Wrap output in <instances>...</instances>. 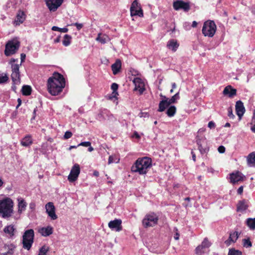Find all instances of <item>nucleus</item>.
Returning <instances> with one entry per match:
<instances>
[{"instance_id":"1","label":"nucleus","mask_w":255,"mask_h":255,"mask_svg":"<svg viewBox=\"0 0 255 255\" xmlns=\"http://www.w3.org/2000/svg\"><path fill=\"white\" fill-rule=\"evenodd\" d=\"M66 85L63 75L54 72L52 77L47 80V89L52 95H57L62 92Z\"/></svg>"},{"instance_id":"2","label":"nucleus","mask_w":255,"mask_h":255,"mask_svg":"<svg viewBox=\"0 0 255 255\" xmlns=\"http://www.w3.org/2000/svg\"><path fill=\"white\" fill-rule=\"evenodd\" d=\"M151 166V158L148 157H139L131 166V171L138 172L140 175L146 174Z\"/></svg>"},{"instance_id":"3","label":"nucleus","mask_w":255,"mask_h":255,"mask_svg":"<svg viewBox=\"0 0 255 255\" xmlns=\"http://www.w3.org/2000/svg\"><path fill=\"white\" fill-rule=\"evenodd\" d=\"M13 202L9 198H5L0 200V214L3 218H8L13 213Z\"/></svg>"},{"instance_id":"4","label":"nucleus","mask_w":255,"mask_h":255,"mask_svg":"<svg viewBox=\"0 0 255 255\" xmlns=\"http://www.w3.org/2000/svg\"><path fill=\"white\" fill-rule=\"evenodd\" d=\"M34 240V231L32 229H27L24 232L22 243L24 249L30 250Z\"/></svg>"},{"instance_id":"5","label":"nucleus","mask_w":255,"mask_h":255,"mask_svg":"<svg viewBox=\"0 0 255 255\" xmlns=\"http://www.w3.org/2000/svg\"><path fill=\"white\" fill-rule=\"evenodd\" d=\"M158 215L154 212H150L146 214L142 223L144 228L153 227L158 224Z\"/></svg>"},{"instance_id":"6","label":"nucleus","mask_w":255,"mask_h":255,"mask_svg":"<svg viewBox=\"0 0 255 255\" xmlns=\"http://www.w3.org/2000/svg\"><path fill=\"white\" fill-rule=\"evenodd\" d=\"M216 25L212 20H207L202 27V33L205 36L212 37L216 33Z\"/></svg>"},{"instance_id":"7","label":"nucleus","mask_w":255,"mask_h":255,"mask_svg":"<svg viewBox=\"0 0 255 255\" xmlns=\"http://www.w3.org/2000/svg\"><path fill=\"white\" fill-rule=\"evenodd\" d=\"M20 42L15 39L8 41L5 46L4 54L7 56L15 54L19 48Z\"/></svg>"},{"instance_id":"8","label":"nucleus","mask_w":255,"mask_h":255,"mask_svg":"<svg viewBox=\"0 0 255 255\" xmlns=\"http://www.w3.org/2000/svg\"><path fill=\"white\" fill-rule=\"evenodd\" d=\"M130 11L131 16L135 15H138L140 17L143 16V12L140 4L138 2V0H134L132 2Z\"/></svg>"},{"instance_id":"9","label":"nucleus","mask_w":255,"mask_h":255,"mask_svg":"<svg viewBox=\"0 0 255 255\" xmlns=\"http://www.w3.org/2000/svg\"><path fill=\"white\" fill-rule=\"evenodd\" d=\"M80 165L76 163L72 166L70 174L68 176V179L70 182H73L76 181L80 175Z\"/></svg>"},{"instance_id":"10","label":"nucleus","mask_w":255,"mask_h":255,"mask_svg":"<svg viewBox=\"0 0 255 255\" xmlns=\"http://www.w3.org/2000/svg\"><path fill=\"white\" fill-rule=\"evenodd\" d=\"M174 9L178 10L183 9L185 11H188L190 9V3L184 2L183 0H176L173 2Z\"/></svg>"},{"instance_id":"11","label":"nucleus","mask_w":255,"mask_h":255,"mask_svg":"<svg viewBox=\"0 0 255 255\" xmlns=\"http://www.w3.org/2000/svg\"><path fill=\"white\" fill-rule=\"evenodd\" d=\"M46 212L51 220L57 219L58 217L55 213V208L53 202H48L45 205Z\"/></svg>"},{"instance_id":"12","label":"nucleus","mask_w":255,"mask_h":255,"mask_svg":"<svg viewBox=\"0 0 255 255\" xmlns=\"http://www.w3.org/2000/svg\"><path fill=\"white\" fill-rule=\"evenodd\" d=\"M64 0H45V2L50 11H55L60 7Z\"/></svg>"},{"instance_id":"13","label":"nucleus","mask_w":255,"mask_h":255,"mask_svg":"<svg viewBox=\"0 0 255 255\" xmlns=\"http://www.w3.org/2000/svg\"><path fill=\"white\" fill-rule=\"evenodd\" d=\"M3 231L7 238L9 239H12L15 236V233L16 232V229L14 225L10 224L6 225L3 228Z\"/></svg>"},{"instance_id":"14","label":"nucleus","mask_w":255,"mask_h":255,"mask_svg":"<svg viewBox=\"0 0 255 255\" xmlns=\"http://www.w3.org/2000/svg\"><path fill=\"white\" fill-rule=\"evenodd\" d=\"M244 178V176L241 172L239 171L232 172L230 174V182L233 184H236L240 182V181H243Z\"/></svg>"},{"instance_id":"15","label":"nucleus","mask_w":255,"mask_h":255,"mask_svg":"<svg viewBox=\"0 0 255 255\" xmlns=\"http://www.w3.org/2000/svg\"><path fill=\"white\" fill-rule=\"evenodd\" d=\"M108 225L109 228L117 232L122 231V220L121 219L112 220L109 222Z\"/></svg>"},{"instance_id":"16","label":"nucleus","mask_w":255,"mask_h":255,"mask_svg":"<svg viewBox=\"0 0 255 255\" xmlns=\"http://www.w3.org/2000/svg\"><path fill=\"white\" fill-rule=\"evenodd\" d=\"M133 82L135 86L134 90H138L140 94H142L145 90V84L142 80L140 78H135L133 80Z\"/></svg>"},{"instance_id":"17","label":"nucleus","mask_w":255,"mask_h":255,"mask_svg":"<svg viewBox=\"0 0 255 255\" xmlns=\"http://www.w3.org/2000/svg\"><path fill=\"white\" fill-rule=\"evenodd\" d=\"M235 111L239 118H242L245 112V109L242 101H238L235 105Z\"/></svg>"},{"instance_id":"18","label":"nucleus","mask_w":255,"mask_h":255,"mask_svg":"<svg viewBox=\"0 0 255 255\" xmlns=\"http://www.w3.org/2000/svg\"><path fill=\"white\" fill-rule=\"evenodd\" d=\"M240 235V233L237 231L230 233L229 238L225 242L226 245L229 246L231 243H236L239 239Z\"/></svg>"},{"instance_id":"19","label":"nucleus","mask_w":255,"mask_h":255,"mask_svg":"<svg viewBox=\"0 0 255 255\" xmlns=\"http://www.w3.org/2000/svg\"><path fill=\"white\" fill-rule=\"evenodd\" d=\"M161 96L162 97V96ZM163 98L164 100L160 101L158 105L157 111L159 112H164L165 109L170 105L168 98H166L165 96H163Z\"/></svg>"},{"instance_id":"20","label":"nucleus","mask_w":255,"mask_h":255,"mask_svg":"<svg viewBox=\"0 0 255 255\" xmlns=\"http://www.w3.org/2000/svg\"><path fill=\"white\" fill-rule=\"evenodd\" d=\"M223 94L225 95H228L230 98H232L237 95V90L233 88L232 86L228 85L224 88Z\"/></svg>"},{"instance_id":"21","label":"nucleus","mask_w":255,"mask_h":255,"mask_svg":"<svg viewBox=\"0 0 255 255\" xmlns=\"http://www.w3.org/2000/svg\"><path fill=\"white\" fill-rule=\"evenodd\" d=\"M122 66V61L120 59H117L115 63L112 64V70L114 75L119 73Z\"/></svg>"},{"instance_id":"22","label":"nucleus","mask_w":255,"mask_h":255,"mask_svg":"<svg viewBox=\"0 0 255 255\" xmlns=\"http://www.w3.org/2000/svg\"><path fill=\"white\" fill-rule=\"evenodd\" d=\"M25 14L24 11L19 10L18 11L16 16V18L14 20V23L16 25H19L21 23H23L25 19Z\"/></svg>"},{"instance_id":"23","label":"nucleus","mask_w":255,"mask_h":255,"mask_svg":"<svg viewBox=\"0 0 255 255\" xmlns=\"http://www.w3.org/2000/svg\"><path fill=\"white\" fill-rule=\"evenodd\" d=\"M39 232L43 236H49L53 233V228L50 226L42 227L39 229Z\"/></svg>"},{"instance_id":"24","label":"nucleus","mask_w":255,"mask_h":255,"mask_svg":"<svg viewBox=\"0 0 255 255\" xmlns=\"http://www.w3.org/2000/svg\"><path fill=\"white\" fill-rule=\"evenodd\" d=\"M18 212L21 213L24 211L27 206V203L22 198H18Z\"/></svg>"},{"instance_id":"25","label":"nucleus","mask_w":255,"mask_h":255,"mask_svg":"<svg viewBox=\"0 0 255 255\" xmlns=\"http://www.w3.org/2000/svg\"><path fill=\"white\" fill-rule=\"evenodd\" d=\"M166 46L168 48L171 49L173 52H175L178 48L179 44L178 43L176 40L171 39L168 41Z\"/></svg>"},{"instance_id":"26","label":"nucleus","mask_w":255,"mask_h":255,"mask_svg":"<svg viewBox=\"0 0 255 255\" xmlns=\"http://www.w3.org/2000/svg\"><path fill=\"white\" fill-rule=\"evenodd\" d=\"M249 208L248 204V201H246L245 199H243L241 201H239L237 205V210L240 212H243L247 210Z\"/></svg>"},{"instance_id":"27","label":"nucleus","mask_w":255,"mask_h":255,"mask_svg":"<svg viewBox=\"0 0 255 255\" xmlns=\"http://www.w3.org/2000/svg\"><path fill=\"white\" fill-rule=\"evenodd\" d=\"M96 40L99 41L102 44H105L109 42L110 39L109 35L106 34L99 33Z\"/></svg>"},{"instance_id":"28","label":"nucleus","mask_w":255,"mask_h":255,"mask_svg":"<svg viewBox=\"0 0 255 255\" xmlns=\"http://www.w3.org/2000/svg\"><path fill=\"white\" fill-rule=\"evenodd\" d=\"M33 141L31 138V135H27L21 141V145L24 146H28L31 145Z\"/></svg>"},{"instance_id":"29","label":"nucleus","mask_w":255,"mask_h":255,"mask_svg":"<svg viewBox=\"0 0 255 255\" xmlns=\"http://www.w3.org/2000/svg\"><path fill=\"white\" fill-rule=\"evenodd\" d=\"M11 78L14 85H19L20 83V73H12V72Z\"/></svg>"},{"instance_id":"30","label":"nucleus","mask_w":255,"mask_h":255,"mask_svg":"<svg viewBox=\"0 0 255 255\" xmlns=\"http://www.w3.org/2000/svg\"><path fill=\"white\" fill-rule=\"evenodd\" d=\"M166 110V114L168 117H173L177 112V108L174 105L169 106Z\"/></svg>"},{"instance_id":"31","label":"nucleus","mask_w":255,"mask_h":255,"mask_svg":"<svg viewBox=\"0 0 255 255\" xmlns=\"http://www.w3.org/2000/svg\"><path fill=\"white\" fill-rule=\"evenodd\" d=\"M119 88V85L116 84V83H113L111 86V89L113 90V92L112 93V96L110 97V99H112V98H117V95H119L118 92L117 91Z\"/></svg>"},{"instance_id":"32","label":"nucleus","mask_w":255,"mask_h":255,"mask_svg":"<svg viewBox=\"0 0 255 255\" xmlns=\"http://www.w3.org/2000/svg\"><path fill=\"white\" fill-rule=\"evenodd\" d=\"M248 164L252 166H255V152L249 154L247 157Z\"/></svg>"},{"instance_id":"33","label":"nucleus","mask_w":255,"mask_h":255,"mask_svg":"<svg viewBox=\"0 0 255 255\" xmlns=\"http://www.w3.org/2000/svg\"><path fill=\"white\" fill-rule=\"evenodd\" d=\"M31 87L28 85H24L22 87L21 93L23 95L28 96L31 94Z\"/></svg>"},{"instance_id":"34","label":"nucleus","mask_w":255,"mask_h":255,"mask_svg":"<svg viewBox=\"0 0 255 255\" xmlns=\"http://www.w3.org/2000/svg\"><path fill=\"white\" fill-rule=\"evenodd\" d=\"M72 40V36L69 34H65L63 37V40L62 41L63 45L67 46L70 45Z\"/></svg>"},{"instance_id":"35","label":"nucleus","mask_w":255,"mask_h":255,"mask_svg":"<svg viewBox=\"0 0 255 255\" xmlns=\"http://www.w3.org/2000/svg\"><path fill=\"white\" fill-rule=\"evenodd\" d=\"M246 224L251 230L255 229V219H252V218H248L246 220Z\"/></svg>"},{"instance_id":"36","label":"nucleus","mask_w":255,"mask_h":255,"mask_svg":"<svg viewBox=\"0 0 255 255\" xmlns=\"http://www.w3.org/2000/svg\"><path fill=\"white\" fill-rule=\"evenodd\" d=\"M197 144L198 145V149L201 154H203L207 152L208 149L206 147H203L201 139L197 140Z\"/></svg>"},{"instance_id":"37","label":"nucleus","mask_w":255,"mask_h":255,"mask_svg":"<svg viewBox=\"0 0 255 255\" xmlns=\"http://www.w3.org/2000/svg\"><path fill=\"white\" fill-rule=\"evenodd\" d=\"M49 251V247L44 245L40 248L37 255H47Z\"/></svg>"},{"instance_id":"38","label":"nucleus","mask_w":255,"mask_h":255,"mask_svg":"<svg viewBox=\"0 0 255 255\" xmlns=\"http://www.w3.org/2000/svg\"><path fill=\"white\" fill-rule=\"evenodd\" d=\"M179 92H178L176 94H174V96L170 98V99H168L170 105L176 103L177 100H179Z\"/></svg>"},{"instance_id":"39","label":"nucleus","mask_w":255,"mask_h":255,"mask_svg":"<svg viewBox=\"0 0 255 255\" xmlns=\"http://www.w3.org/2000/svg\"><path fill=\"white\" fill-rule=\"evenodd\" d=\"M4 248L5 249H6V248H7V249H8L7 252L9 255H12L14 253L13 250L15 249V247L14 244H10L9 245H5Z\"/></svg>"},{"instance_id":"40","label":"nucleus","mask_w":255,"mask_h":255,"mask_svg":"<svg viewBox=\"0 0 255 255\" xmlns=\"http://www.w3.org/2000/svg\"><path fill=\"white\" fill-rule=\"evenodd\" d=\"M11 69L12 72L16 73H20L19 72V64H11Z\"/></svg>"},{"instance_id":"41","label":"nucleus","mask_w":255,"mask_h":255,"mask_svg":"<svg viewBox=\"0 0 255 255\" xmlns=\"http://www.w3.org/2000/svg\"><path fill=\"white\" fill-rule=\"evenodd\" d=\"M52 30L54 31H59L60 32L67 33L69 29L67 28H61L57 26H53L52 28Z\"/></svg>"},{"instance_id":"42","label":"nucleus","mask_w":255,"mask_h":255,"mask_svg":"<svg viewBox=\"0 0 255 255\" xmlns=\"http://www.w3.org/2000/svg\"><path fill=\"white\" fill-rule=\"evenodd\" d=\"M8 80V77L7 75L5 74L3 75V74H0V84H2V83H5L7 82Z\"/></svg>"},{"instance_id":"43","label":"nucleus","mask_w":255,"mask_h":255,"mask_svg":"<svg viewBox=\"0 0 255 255\" xmlns=\"http://www.w3.org/2000/svg\"><path fill=\"white\" fill-rule=\"evenodd\" d=\"M242 254L241 251L234 249H230L228 253V255H242Z\"/></svg>"},{"instance_id":"44","label":"nucleus","mask_w":255,"mask_h":255,"mask_svg":"<svg viewBox=\"0 0 255 255\" xmlns=\"http://www.w3.org/2000/svg\"><path fill=\"white\" fill-rule=\"evenodd\" d=\"M243 246L246 248L251 247L252 246V244L249 239H243Z\"/></svg>"},{"instance_id":"45","label":"nucleus","mask_w":255,"mask_h":255,"mask_svg":"<svg viewBox=\"0 0 255 255\" xmlns=\"http://www.w3.org/2000/svg\"><path fill=\"white\" fill-rule=\"evenodd\" d=\"M211 245V243L209 242L207 238L204 239L202 243L203 248H209L210 247Z\"/></svg>"},{"instance_id":"46","label":"nucleus","mask_w":255,"mask_h":255,"mask_svg":"<svg viewBox=\"0 0 255 255\" xmlns=\"http://www.w3.org/2000/svg\"><path fill=\"white\" fill-rule=\"evenodd\" d=\"M203 246H202V244L200 246H199L196 247V254L197 255H201L203 253Z\"/></svg>"},{"instance_id":"47","label":"nucleus","mask_w":255,"mask_h":255,"mask_svg":"<svg viewBox=\"0 0 255 255\" xmlns=\"http://www.w3.org/2000/svg\"><path fill=\"white\" fill-rule=\"evenodd\" d=\"M73 134L70 131H66L64 135L65 139H68L72 137Z\"/></svg>"},{"instance_id":"48","label":"nucleus","mask_w":255,"mask_h":255,"mask_svg":"<svg viewBox=\"0 0 255 255\" xmlns=\"http://www.w3.org/2000/svg\"><path fill=\"white\" fill-rule=\"evenodd\" d=\"M91 145V143L90 141H84L81 142L78 145V146H89Z\"/></svg>"},{"instance_id":"49","label":"nucleus","mask_w":255,"mask_h":255,"mask_svg":"<svg viewBox=\"0 0 255 255\" xmlns=\"http://www.w3.org/2000/svg\"><path fill=\"white\" fill-rule=\"evenodd\" d=\"M228 117L231 119H234L235 116L233 115L232 112V109L231 108H228Z\"/></svg>"},{"instance_id":"50","label":"nucleus","mask_w":255,"mask_h":255,"mask_svg":"<svg viewBox=\"0 0 255 255\" xmlns=\"http://www.w3.org/2000/svg\"><path fill=\"white\" fill-rule=\"evenodd\" d=\"M72 25H74V26H76V28L78 30H80L83 27V24H79V23H77V22L74 23Z\"/></svg>"},{"instance_id":"51","label":"nucleus","mask_w":255,"mask_h":255,"mask_svg":"<svg viewBox=\"0 0 255 255\" xmlns=\"http://www.w3.org/2000/svg\"><path fill=\"white\" fill-rule=\"evenodd\" d=\"M226 148L225 146L223 145L219 146L218 147V152L221 153H224L225 152Z\"/></svg>"},{"instance_id":"52","label":"nucleus","mask_w":255,"mask_h":255,"mask_svg":"<svg viewBox=\"0 0 255 255\" xmlns=\"http://www.w3.org/2000/svg\"><path fill=\"white\" fill-rule=\"evenodd\" d=\"M208 126L210 128H214L216 127V124L213 121L209 122L208 125Z\"/></svg>"},{"instance_id":"53","label":"nucleus","mask_w":255,"mask_h":255,"mask_svg":"<svg viewBox=\"0 0 255 255\" xmlns=\"http://www.w3.org/2000/svg\"><path fill=\"white\" fill-rule=\"evenodd\" d=\"M174 230L176 231V233L175 234L174 236V239L175 240H178L179 239V237H180V234H179V233L178 232V229L177 228H174Z\"/></svg>"},{"instance_id":"54","label":"nucleus","mask_w":255,"mask_h":255,"mask_svg":"<svg viewBox=\"0 0 255 255\" xmlns=\"http://www.w3.org/2000/svg\"><path fill=\"white\" fill-rule=\"evenodd\" d=\"M244 190V187L243 186H240L238 188L237 192L238 194L241 195L243 193Z\"/></svg>"},{"instance_id":"55","label":"nucleus","mask_w":255,"mask_h":255,"mask_svg":"<svg viewBox=\"0 0 255 255\" xmlns=\"http://www.w3.org/2000/svg\"><path fill=\"white\" fill-rule=\"evenodd\" d=\"M114 161V157L113 156H110L109 157V161H108V163L109 164H111L112 163H113Z\"/></svg>"},{"instance_id":"56","label":"nucleus","mask_w":255,"mask_h":255,"mask_svg":"<svg viewBox=\"0 0 255 255\" xmlns=\"http://www.w3.org/2000/svg\"><path fill=\"white\" fill-rule=\"evenodd\" d=\"M191 154L192 155V160L194 161L196 160V154L193 151V150L191 152Z\"/></svg>"},{"instance_id":"57","label":"nucleus","mask_w":255,"mask_h":255,"mask_svg":"<svg viewBox=\"0 0 255 255\" xmlns=\"http://www.w3.org/2000/svg\"><path fill=\"white\" fill-rule=\"evenodd\" d=\"M26 55L24 54H21V63L23 62L25 59Z\"/></svg>"},{"instance_id":"58","label":"nucleus","mask_w":255,"mask_h":255,"mask_svg":"<svg viewBox=\"0 0 255 255\" xmlns=\"http://www.w3.org/2000/svg\"><path fill=\"white\" fill-rule=\"evenodd\" d=\"M35 207V204L34 203L31 202V203H30V204H29V208L31 209H34Z\"/></svg>"},{"instance_id":"59","label":"nucleus","mask_w":255,"mask_h":255,"mask_svg":"<svg viewBox=\"0 0 255 255\" xmlns=\"http://www.w3.org/2000/svg\"><path fill=\"white\" fill-rule=\"evenodd\" d=\"M18 105L16 106V108H18V107H19L20 106V105H21V100L20 99V98H18Z\"/></svg>"},{"instance_id":"60","label":"nucleus","mask_w":255,"mask_h":255,"mask_svg":"<svg viewBox=\"0 0 255 255\" xmlns=\"http://www.w3.org/2000/svg\"><path fill=\"white\" fill-rule=\"evenodd\" d=\"M60 36H58L56 38V39H54V42L55 43H57V42H60Z\"/></svg>"},{"instance_id":"61","label":"nucleus","mask_w":255,"mask_h":255,"mask_svg":"<svg viewBox=\"0 0 255 255\" xmlns=\"http://www.w3.org/2000/svg\"><path fill=\"white\" fill-rule=\"evenodd\" d=\"M93 175L98 177L99 175V172L98 171H95L93 172Z\"/></svg>"},{"instance_id":"62","label":"nucleus","mask_w":255,"mask_h":255,"mask_svg":"<svg viewBox=\"0 0 255 255\" xmlns=\"http://www.w3.org/2000/svg\"><path fill=\"white\" fill-rule=\"evenodd\" d=\"M197 22L196 21H194L192 22V26L193 27H197Z\"/></svg>"},{"instance_id":"63","label":"nucleus","mask_w":255,"mask_h":255,"mask_svg":"<svg viewBox=\"0 0 255 255\" xmlns=\"http://www.w3.org/2000/svg\"><path fill=\"white\" fill-rule=\"evenodd\" d=\"M134 135L136 138H140V135L138 134V133L137 132H136V131L134 132Z\"/></svg>"},{"instance_id":"64","label":"nucleus","mask_w":255,"mask_h":255,"mask_svg":"<svg viewBox=\"0 0 255 255\" xmlns=\"http://www.w3.org/2000/svg\"><path fill=\"white\" fill-rule=\"evenodd\" d=\"M252 123L255 124V115L253 114V116L252 117Z\"/></svg>"}]
</instances>
